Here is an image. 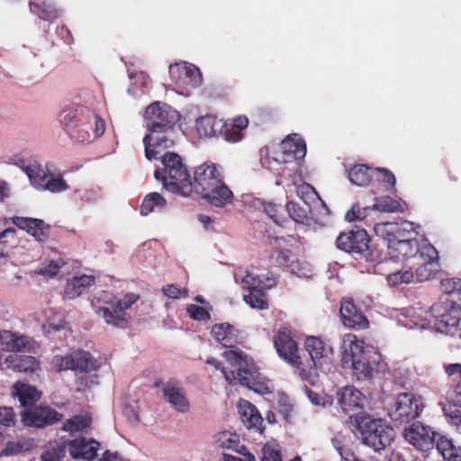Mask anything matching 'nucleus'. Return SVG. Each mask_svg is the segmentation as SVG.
<instances>
[{"label":"nucleus","mask_w":461,"mask_h":461,"mask_svg":"<svg viewBox=\"0 0 461 461\" xmlns=\"http://www.w3.org/2000/svg\"><path fill=\"white\" fill-rule=\"evenodd\" d=\"M222 356L230 364L229 367L221 366V363L213 357L207 359L206 363L221 369L225 380L230 384H240L258 393H268L270 389L264 382L258 369L249 362L242 352L238 350L225 351Z\"/></svg>","instance_id":"f257e3e1"},{"label":"nucleus","mask_w":461,"mask_h":461,"mask_svg":"<svg viewBox=\"0 0 461 461\" xmlns=\"http://www.w3.org/2000/svg\"><path fill=\"white\" fill-rule=\"evenodd\" d=\"M342 348V364L350 366L357 380H367L374 375L377 366L374 357L376 353L366 348L362 340L357 339L354 334H347L343 338Z\"/></svg>","instance_id":"f03ea898"},{"label":"nucleus","mask_w":461,"mask_h":461,"mask_svg":"<svg viewBox=\"0 0 461 461\" xmlns=\"http://www.w3.org/2000/svg\"><path fill=\"white\" fill-rule=\"evenodd\" d=\"M51 363L58 372L69 369L78 372L77 385L79 391L98 384L96 371L99 365L88 352L78 350L66 356H55Z\"/></svg>","instance_id":"7ed1b4c3"},{"label":"nucleus","mask_w":461,"mask_h":461,"mask_svg":"<svg viewBox=\"0 0 461 461\" xmlns=\"http://www.w3.org/2000/svg\"><path fill=\"white\" fill-rule=\"evenodd\" d=\"M349 417L355 419L363 443L374 450L384 449L393 441L395 432L384 420L354 414Z\"/></svg>","instance_id":"20e7f679"},{"label":"nucleus","mask_w":461,"mask_h":461,"mask_svg":"<svg viewBox=\"0 0 461 461\" xmlns=\"http://www.w3.org/2000/svg\"><path fill=\"white\" fill-rule=\"evenodd\" d=\"M139 299L140 295L136 294H127L122 299L104 294V298L96 297L93 300L92 305L107 324L120 326L125 322V310L131 308Z\"/></svg>","instance_id":"39448f33"},{"label":"nucleus","mask_w":461,"mask_h":461,"mask_svg":"<svg viewBox=\"0 0 461 461\" xmlns=\"http://www.w3.org/2000/svg\"><path fill=\"white\" fill-rule=\"evenodd\" d=\"M241 284L243 289L248 291V294H243V299L251 308L257 310L268 308V299L265 290L276 284V277L273 275L253 276L246 272L241 278Z\"/></svg>","instance_id":"423d86ee"},{"label":"nucleus","mask_w":461,"mask_h":461,"mask_svg":"<svg viewBox=\"0 0 461 461\" xmlns=\"http://www.w3.org/2000/svg\"><path fill=\"white\" fill-rule=\"evenodd\" d=\"M430 313L435 318L434 328L447 333V328L456 327L461 319V304L449 298L441 299L432 305Z\"/></svg>","instance_id":"0eeeda50"},{"label":"nucleus","mask_w":461,"mask_h":461,"mask_svg":"<svg viewBox=\"0 0 461 461\" xmlns=\"http://www.w3.org/2000/svg\"><path fill=\"white\" fill-rule=\"evenodd\" d=\"M178 119L177 111L159 102L148 106L145 112V122L148 130L156 131V129L172 128Z\"/></svg>","instance_id":"6e6552de"},{"label":"nucleus","mask_w":461,"mask_h":461,"mask_svg":"<svg viewBox=\"0 0 461 461\" xmlns=\"http://www.w3.org/2000/svg\"><path fill=\"white\" fill-rule=\"evenodd\" d=\"M422 409L423 405L414 395L401 393L391 408L389 416L396 423H409L420 415Z\"/></svg>","instance_id":"1a4fd4ad"},{"label":"nucleus","mask_w":461,"mask_h":461,"mask_svg":"<svg viewBox=\"0 0 461 461\" xmlns=\"http://www.w3.org/2000/svg\"><path fill=\"white\" fill-rule=\"evenodd\" d=\"M157 180L161 181L168 191L187 196L192 193L193 184L186 167L182 165L171 170V174H162L160 170L154 173Z\"/></svg>","instance_id":"9d476101"},{"label":"nucleus","mask_w":461,"mask_h":461,"mask_svg":"<svg viewBox=\"0 0 461 461\" xmlns=\"http://www.w3.org/2000/svg\"><path fill=\"white\" fill-rule=\"evenodd\" d=\"M149 131L143 139L145 156L149 160L157 158L161 150L175 144L174 128L148 130Z\"/></svg>","instance_id":"9b49d317"},{"label":"nucleus","mask_w":461,"mask_h":461,"mask_svg":"<svg viewBox=\"0 0 461 461\" xmlns=\"http://www.w3.org/2000/svg\"><path fill=\"white\" fill-rule=\"evenodd\" d=\"M405 439L416 449L425 452L435 446L436 432L421 422H413L404 429Z\"/></svg>","instance_id":"f8f14e48"},{"label":"nucleus","mask_w":461,"mask_h":461,"mask_svg":"<svg viewBox=\"0 0 461 461\" xmlns=\"http://www.w3.org/2000/svg\"><path fill=\"white\" fill-rule=\"evenodd\" d=\"M306 154L304 141L296 134L285 139L278 150L274 152L273 158L282 164L291 163L294 160L303 158Z\"/></svg>","instance_id":"ddd939ff"},{"label":"nucleus","mask_w":461,"mask_h":461,"mask_svg":"<svg viewBox=\"0 0 461 461\" xmlns=\"http://www.w3.org/2000/svg\"><path fill=\"white\" fill-rule=\"evenodd\" d=\"M169 74L172 81L183 87H194L199 86L202 81L199 69L185 62L171 65Z\"/></svg>","instance_id":"4468645a"},{"label":"nucleus","mask_w":461,"mask_h":461,"mask_svg":"<svg viewBox=\"0 0 461 461\" xmlns=\"http://www.w3.org/2000/svg\"><path fill=\"white\" fill-rule=\"evenodd\" d=\"M274 343L278 355L282 358L294 366L301 365L297 345L292 339L291 332L288 330H279Z\"/></svg>","instance_id":"2eb2a0df"},{"label":"nucleus","mask_w":461,"mask_h":461,"mask_svg":"<svg viewBox=\"0 0 461 461\" xmlns=\"http://www.w3.org/2000/svg\"><path fill=\"white\" fill-rule=\"evenodd\" d=\"M368 242V235L362 229L343 232L337 238L338 248L349 253H361L366 250Z\"/></svg>","instance_id":"dca6fc26"},{"label":"nucleus","mask_w":461,"mask_h":461,"mask_svg":"<svg viewBox=\"0 0 461 461\" xmlns=\"http://www.w3.org/2000/svg\"><path fill=\"white\" fill-rule=\"evenodd\" d=\"M62 415L46 406H37L25 410L22 414L23 422L26 426L43 427L60 420Z\"/></svg>","instance_id":"f3484780"},{"label":"nucleus","mask_w":461,"mask_h":461,"mask_svg":"<svg viewBox=\"0 0 461 461\" xmlns=\"http://www.w3.org/2000/svg\"><path fill=\"white\" fill-rule=\"evenodd\" d=\"M221 181H222V175L215 164L204 163L195 169L194 182L201 194L210 191Z\"/></svg>","instance_id":"a211bd4d"},{"label":"nucleus","mask_w":461,"mask_h":461,"mask_svg":"<svg viewBox=\"0 0 461 461\" xmlns=\"http://www.w3.org/2000/svg\"><path fill=\"white\" fill-rule=\"evenodd\" d=\"M0 347L8 351H32L38 347L36 341L9 330H0Z\"/></svg>","instance_id":"6ab92c4d"},{"label":"nucleus","mask_w":461,"mask_h":461,"mask_svg":"<svg viewBox=\"0 0 461 461\" xmlns=\"http://www.w3.org/2000/svg\"><path fill=\"white\" fill-rule=\"evenodd\" d=\"M337 397L339 404L346 413L362 409L366 402L364 394L353 386L342 388L338 392Z\"/></svg>","instance_id":"aec40b11"},{"label":"nucleus","mask_w":461,"mask_h":461,"mask_svg":"<svg viewBox=\"0 0 461 461\" xmlns=\"http://www.w3.org/2000/svg\"><path fill=\"white\" fill-rule=\"evenodd\" d=\"M305 348L315 367H322L332 355V348L316 337L307 338Z\"/></svg>","instance_id":"412c9836"},{"label":"nucleus","mask_w":461,"mask_h":461,"mask_svg":"<svg viewBox=\"0 0 461 461\" xmlns=\"http://www.w3.org/2000/svg\"><path fill=\"white\" fill-rule=\"evenodd\" d=\"M340 314L345 326L352 329H366L368 327V321L359 312L355 304L349 300L341 303Z\"/></svg>","instance_id":"4be33fe9"},{"label":"nucleus","mask_w":461,"mask_h":461,"mask_svg":"<svg viewBox=\"0 0 461 461\" xmlns=\"http://www.w3.org/2000/svg\"><path fill=\"white\" fill-rule=\"evenodd\" d=\"M68 452L75 458H82L91 461L95 458L99 443L95 440L86 441L85 438H77L68 441Z\"/></svg>","instance_id":"5701e85b"},{"label":"nucleus","mask_w":461,"mask_h":461,"mask_svg":"<svg viewBox=\"0 0 461 461\" xmlns=\"http://www.w3.org/2000/svg\"><path fill=\"white\" fill-rule=\"evenodd\" d=\"M249 125V120L245 116H239L231 121L222 123L220 133L229 142H238L242 139V131Z\"/></svg>","instance_id":"b1692460"},{"label":"nucleus","mask_w":461,"mask_h":461,"mask_svg":"<svg viewBox=\"0 0 461 461\" xmlns=\"http://www.w3.org/2000/svg\"><path fill=\"white\" fill-rule=\"evenodd\" d=\"M6 367L17 372H35L40 368V362L32 356L9 355L5 359Z\"/></svg>","instance_id":"393cba45"},{"label":"nucleus","mask_w":461,"mask_h":461,"mask_svg":"<svg viewBox=\"0 0 461 461\" xmlns=\"http://www.w3.org/2000/svg\"><path fill=\"white\" fill-rule=\"evenodd\" d=\"M202 196L211 205L216 207H223L230 203L232 199V192L222 180L217 185H213L210 191H207L202 194Z\"/></svg>","instance_id":"a878e982"},{"label":"nucleus","mask_w":461,"mask_h":461,"mask_svg":"<svg viewBox=\"0 0 461 461\" xmlns=\"http://www.w3.org/2000/svg\"><path fill=\"white\" fill-rule=\"evenodd\" d=\"M95 283V276L82 275L68 280L64 290V295L68 299H75Z\"/></svg>","instance_id":"bb28decb"},{"label":"nucleus","mask_w":461,"mask_h":461,"mask_svg":"<svg viewBox=\"0 0 461 461\" xmlns=\"http://www.w3.org/2000/svg\"><path fill=\"white\" fill-rule=\"evenodd\" d=\"M18 166L27 175L31 185L38 190H42L50 176L48 170H46L37 163L26 165L25 162L23 160L20 161Z\"/></svg>","instance_id":"cd10ccee"},{"label":"nucleus","mask_w":461,"mask_h":461,"mask_svg":"<svg viewBox=\"0 0 461 461\" xmlns=\"http://www.w3.org/2000/svg\"><path fill=\"white\" fill-rule=\"evenodd\" d=\"M13 394L18 397L26 410L31 409L41 397V393L34 386L21 382L14 384Z\"/></svg>","instance_id":"c85d7f7f"},{"label":"nucleus","mask_w":461,"mask_h":461,"mask_svg":"<svg viewBox=\"0 0 461 461\" xmlns=\"http://www.w3.org/2000/svg\"><path fill=\"white\" fill-rule=\"evenodd\" d=\"M164 396L167 402L180 413H187L190 411V402L180 388L167 386L164 388Z\"/></svg>","instance_id":"c756f323"},{"label":"nucleus","mask_w":461,"mask_h":461,"mask_svg":"<svg viewBox=\"0 0 461 461\" xmlns=\"http://www.w3.org/2000/svg\"><path fill=\"white\" fill-rule=\"evenodd\" d=\"M388 249L392 257L402 256L403 258H411L416 256L420 251V246L418 240L415 238L400 241L392 240Z\"/></svg>","instance_id":"7c9ffc66"},{"label":"nucleus","mask_w":461,"mask_h":461,"mask_svg":"<svg viewBox=\"0 0 461 461\" xmlns=\"http://www.w3.org/2000/svg\"><path fill=\"white\" fill-rule=\"evenodd\" d=\"M239 412L242 422L249 428L260 429L262 417L257 408L248 401H241L239 403Z\"/></svg>","instance_id":"2f4dec72"},{"label":"nucleus","mask_w":461,"mask_h":461,"mask_svg":"<svg viewBox=\"0 0 461 461\" xmlns=\"http://www.w3.org/2000/svg\"><path fill=\"white\" fill-rule=\"evenodd\" d=\"M212 335L226 348H232L238 339L235 329L228 323L214 325L212 329Z\"/></svg>","instance_id":"473e14b6"},{"label":"nucleus","mask_w":461,"mask_h":461,"mask_svg":"<svg viewBox=\"0 0 461 461\" xmlns=\"http://www.w3.org/2000/svg\"><path fill=\"white\" fill-rule=\"evenodd\" d=\"M221 126V121L211 115L203 116L196 121V131L201 137L216 136Z\"/></svg>","instance_id":"72a5a7b5"},{"label":"nucleus","mask_w":461,"mask_h":461,"mask_svg":"<svg viewBox=\"0 0 461 461\" xmlns=\"http://www.w3.org/2000/svg\"><path fill=\"white\" fill-rule=\"evenodd\" d=\"M435 446L442 456L449 461H456L459 456V449L446 436L436 433Z\"/></svg>","instance_id":"f704fd0d"},{"label":"nucleus","mask_w":461,"mask_h":461,"mask_svg":"<svg viewBox=\"0 0 461 461\" xmlns=\"http://www.w3.org/2000/svg\"><path fill=\"white\" fill-rule=\"evenodd\" d=\"M68 451V441L51 442L41 454L42 461H61Z\"/></svg>","instance_id":"c9c22d12"},{"label":"nucleus","mask_w":461,"mask_h":461,"mask_svg":"<svg viewBox=\"0 0 461 461\" xmlns=\"http://www.w3.org/2000/svg\"><path fill=\"white\" fill-rule=\"evenodd\" d=\"M88 124L94 126L93 132L90 133L86 130V136H75L79 141H90L91 140L96 139L104 134L105 130V123L104 121L98 115L92 113L88 120Z\"/></svg>","instance_id":"e433bc0d"},{"label":"nucleus","mask_w":461,"mask_h":461,"mask_svg":"<svg viewBox=\"0 0 461 461\" xmlns=\"http://www.w3.org/2000/svg\"><path fill=\"white\" fill-rule=\"evenodd\" d=\"M34 447L32 439L23 438L16 441H9L1 451V456H14L24 451H29Z\"/></svg>","instance_id":"4c0bfd02"},{"label":"nucleus","mask_w":461,"mask_h":461,"mask_svg":"<svg viewBox=\"0 0 461 461\" xmlns=\"http://www.w3.org/2000/svg\"><path fill=\"white\" fill-rule=\"evenodd\" d=\"M91 420L87 413H81L64 423L63 429L71 433L81 432L90 426Z\"/></svg>","instance_id":"58836bf2"},{"label":"nucleus","mask_w":461,"mask_h":461,"mask_svg":"<svg viewBox=\"0 0 461 461\" xmlns=\"http://www.w3.org/2000/svg\"><path fill=\"white\" fill-rule=\"evenodd\" d=\"M368 170L369 168L366 165L355 166L348 172L350 182L358 186L367 185L370 182Z\"/></svg>","instance_id":"ea45409f"},{"label":"nucleus","mask_w":461,"mask_h":461,"mask_svg":"<svg viewBox=\"0 0 461 461\" xmlns=\"http://www.w3.org/2000/svg\"><path fill=\"white\" fill-rule=\"evenodd\" d=\"M414 278L413 272L411 269H406L402 264L398 271L391 274H386V280L390 285H399L402 284H410Z\"/></svg>","instance_id":"a19ab883"},{"label":"nucleus","mask_w":461,"mask_h":461,"mask_svg":"<svg viewBox=\"0 0 461 461\" xmlns=\"http://www.w3.org/2000/svg\"><path fill=\"white\" fill-rule=\"evenodd\" d=\"M216 443L221 448L233 449L240 452V450L238 449L240 439L237 434L222 431L217 435Z\"/></svg>","instance_id":"79ce46f5"},{"label":"nucleus","mask_w":461,"mask_h":461,"mask_svg":"<svg viewBox=\"0 0 461 461\" xmlns=\"http://www.w3.org/2000/svg\"><path fill=\"white\" fill-rule=\"evenodd\" d=\"M166 201L165 199L158 193H152L148 194L142 202L140 206V212L143 215H148L150 213L153 209L157 207H163Z\"/></svg>","instance_id":"37998d69"},{"label":"nucleus","mask_w":461,"mask_h":461,"mask_svg":"<svg viewBox=\"0 0 461 461\" xmlns=\"http://www.w3.org/2000/svg\"><path fill=\"white\" fill-rule=\"evenodd\" d=\"M69 185L66 183L64 178L60 176H49L41 191H50L51 193H61L67 191Z\"/></svg>","instance_id":"c03bdc74"},{"label":"nucleus","mask_w":461,"mask_h":461,"mask_svg":"<svg viewBox=\"0 0 461 461\" xmlns=\"http://www.w3.org/2000/svg\"><path fill=\"white\" fill-rule=\"evenodd\" d=\"M415 232V226L413 222L405 221L401 224L396 223V228L394 229L393 237L392 240H406L408 239H413L411 235Z\"/></svg>","instance_id":"a18cd8bd"},{"label":"nucleus","mask_w":461,"mask_h":461,"mask_svg":"<svg viewBox=\"0 0 461 461\" xmlns=\"http://www.w3.org/2000/svg\"><path fill=\"white\" fill-rule=\"evenodd\" d=\"M395 228L396 223L394 222H380L375 224L374 230L377 236L387 240V247L389 248L390 241L392 240L391 238L393 237Z\"/></svg>","instance_id":"49530a36"},{"label":"nucleus","mask_w":461,"mask_h":461,"mask_svg":"<svg viewBox=\"0 0 461 461\" xmlns=\"http://www.w3.org/2000/svg\"><path fill=\"white\" fill-rule=\"evenodd\" d=\"M162 174H171V170L184 165L181 158L176 153H166L162 158Z\"/></svg>","instance_id":"de8ad7c7"},{"label":"nucleus","mask_w":461,"mask_h":461,"mask_svg":"<svg viewBox=\"0 0 461 461\" xmlns=\"http://www.w3.org/2000/svg\"><path fill=\"white\" fill-rule=\"evenodd\" d=\"M373 207L380 212H393L398 211L401 205L397 201L386 196L377 199Z\"/></svg>","instance_id":"09e8293b"},{"label":"nucleus","mask_w":461,"mask_h":461,"mask_svg":"<svg viewBox=\"0 0 461 461\" xmlns=\"http://www.w3.org/2000/svg\"><path fill=\"white\" fill-rule=\"evenodd\" d=\"M286 210L290 217L296 222H304L308 219L307 210L300 207L298 204L294 203H287Z\"/></svg>","instance_id":"8fccbe9b"},{"label":"nucleus","mask_w":461,"mask_h":461,"mask_svg":"<svg viewBox=\"0 0 461 461\" xmlns=\"http://www.w3.org/2000/svg\"><path fill=\"white\" fill-rule=\"evenodd\" d=\"M65 261L62 258L50 260L39 271L42 276L52 277L59 272V268L65 266Z\"/></svg>","instance_id":"3c124183"},{"label":"nucleus","mask_w":461,"mask_h":461,"mask_svg":"<svg viewBox=\"0 0 461 461\" xmlns=\"http://www.w3.org/2000/svg\"><path fill=\"white\" fill-rule=\"evenodd\" d=\"M394 257L384 259L375 266V271L386 276V274L393 273L401 268V266L397 261L393 259Z\"/></svg>","instance_id":"603ef678"},{"label":"nucleus","mask_w":461,"mask_h":461,"mask_svg":"<svg viewBox=\"0 0 461 461\" xmlns=\"http://www.w3.org/2000/svg\"><path fill=\"white\" fill-rule=\"evenodd\" d=\"M42 220L35 218H24V217H14L13 218V223L18 228L30 232L33 228H37L41 225Z\"/></svg>","instance_id":"864d4df0"},{"label":"nucleus","mask_w":461,"mask_h":461,"mask_svg":"<svg viewBox=\"0 0 461 461\" xmlns=\"http://www.w3.org/2000/svg\"><path fill=\"white\" fill-rule=\"evenodd\" d=\"M78 114V110L74 107H67L63 109L59 114L60 122L67 128H73L76 126L75 120Z\"/></svg>","instance_id":"5fc2aeb1"},{"label":"nucleus","mask_w":461,"mask_h":461,"mask_svg":"<svg viewBox=\"0 0 461 461\" xmlns=\"http://www.w3.org/2000/svg\"><path fill=\"white\" fill-rule=\"evenodd\" d=\"M163 294L170 299H179L181 297L187 296V291L185 289H180L176 285H167L161 289Z\"/></svg>","instance_id":"6e6d98bb"},{"label":"nucleus","mask_w":461,"mask_h":461,"mask_svg":"<svg viewBox=\"0 0 461 461\" xmlns=\"http://www.w3.org/2000/svg\"><path fill=\"white\" fill-rule=\"evenodd\" d=\"M443 411L447 416H449L453 419H457L461 417V402L456 400V402L452 401H447L443 405Z\"/></svg>","instance_id":"4d7b16f0"},{"label":"nucleus","mask_w":461,"mask_h":461,"mask_svg":"<svg viewBox=\"0 0 461 461\" xmlns=\"http://www.w3.org/2000/svg\"><path fill=\"white\" fill-rule=\"evenodd\" d=\"M461 285L460 281L454 279H445L440 282V288L445 294H452L453 298L456 296V290Z\"/></svg>","instance_id":"13d9d810"},{"label":"nucleus","mask_w":461,"mask_h":461,"mask_svg":"<svg viewBox=\"0 0 461 461\" xmlns=\"http://www.w3.org/2000/svg\"><path fill=\"white\" fill-rule=\"evenodd\" d=\"M367 214V209L363 208L361 209L358 207V205L354 204L347 213H346V220L348 221H353L356 220H364L366 217Z\"/></svg>","instance_id":"bf43d9fd"},{"label":"nucleus","mask_w":461,"mask_h":461,"mask_svg":"<svg viewBox=\"0 0 461 461\" xmlns=\"http://www.w3.org/2000/svg\"><path fill=\"white\" fill-rule=\"evenodd\" d=\"M187 312L193 319L197 321H203L210 318L209 312L204 308L194 304L189 305L187 307Z\"/></svg>","instance_id":"052dcab7"},{"label":"nucleus","mask_w":461,"mask_h":461,"mask_svg":"<svg viewBox=\"0 0 461 461\" xmlns=\"http://www.w3.org/2000/svg\"><path fill=\"white\" fill-rule=\"evenodd\" d=\"M14 424V415L12 408H0V425L10 427Z\"/></svg>","instance_id":"680f3d73"},{"label":"nucleus","mask_w":461,"mask_h":461,"mask_svg":"<svg viewBox=\"0 0 461 461\" xmlns=\"http://www.w3.org/2000/svg\"><path fill=\"white\" fill-rule=\"evenodd\" d=\"M261 461H282L279 450L270 447L265 446L262 449Z\"/></svg>","instance_id":"e2e57ef3"},{"label":"nucleus","mask_w":461,"mask_h":461,"mask_svg":"<svg viewBox=\"0 0 461 461\" xmlns=\"http://www.w3.org/2000/svg\"><path fill=\"white\" fill-rule=\"evenodd\" d=\"M445 373L454 380H461V364L455 363L444 366Z\"/></svg>","instance_id":"0e129e2a"},{"label":"nucleus","mask_w":461,"mask_h":461,"mask_svg":"<svg viewBox=\"0 0 461 461\" xmlns=\"http://www.w3.org/2000/svg\"><path fill=\"white\" fill-rule=\"evenodd\" d=\"M38 241H42L48 237V225L41 221L37 228H33L30 232Z\"/></svg>","instance_id":"69168bd1"},{"label":"nucleus","mask_w":461,"mask_h":461,"mask_svg":"<svg viewBox=\"0 0 461 461\" xmlns=\"http://www.w3.org/2000/svg\"><path fill=\"white\" fill-rule=\"evenodd\" d=\"M420 252L421 257H427L429 263L433 262L434 260L438 259V251L435 249L434 247L429 244H425L422 247L420 248Z\"/></svg>","instance_id":"338daca9"},{"label":"nucleus","mask_w":461,"mask_h":461,"mask_svg":"<svg viewBox=\"0 0 461 461\" xmlns=\"http://www.w3.org/2000/svg\"><path fill=\"white\" fill-rule=\"evenodd\" d=\"M376 171L382 173V181L385 184L390 185L391 186H393L396 183L395 177L393 174L389 171L388 169L384 167H377Z\"/></svg>","instance_id":"774afa93"}]
</instances>
